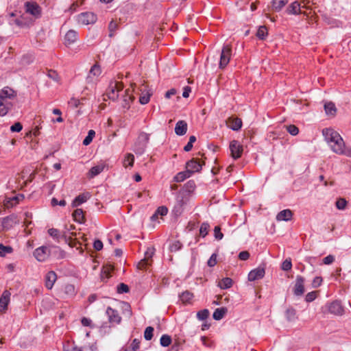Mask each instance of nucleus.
I'll list each match as a JSON object with an SVG mask.
<instances>
[{
    "instance_id": "37998d69",
    "label": "nucleus",
    "mask_w": 351,
    "mask_h": 351,
    "mask_svg": "<svg viewBox=\"0 0 351 351\" xmlns=\"http://www.w3.org/2000/svg\"><path fill=\"white\" fill-rule=\"evenodd\" d=\"M267 35V29L265 26H261L256 33V36L261 40H264Z\"/></svg>"
},
{
    "instance_id": "6e6d98bb",
    "label": "nucleus",
    "mask_w": 351,
    "mask_h": 351,
    "mask_svg": "<svg viewBox=\"0 0 351 351\" xmlns=\"http://www.w3.org/2000/svg\"><path fill=\"white\" fill-rule=\"evenodd\" d=\"M117 27H118V25L114 21H112L110 23L109 26H108V29H109V32H110V34H109L110 37L113 36L114 33L117 30Z\"/></svg>"
},
{
    "instance_id": "603ef678",
    "label": "nucleus",
    "mask_w": 351,
    "mask_h": 351,
    "mask_svg": "<svg viewBox=\"0 0 351 351\" xmlns=\"http://www.w3.org/2000/svg\"><path fill=\"white\" fill-rule=\"evenodd\" d=\"M12 249L9 246H4L3 244H0V256L3 257L8 253L12 252Z\"/></svg>"
},
{
    "instance_id": "58836bf2",
    "label": "nucleus",
    "mask_w": 351,
    "mask_h": 351,
    "mask_svg": "<svg viewBox=\"0 0 351 351\" xmlns=\"http://www.w3.org/2000/svg\"><path fill=\"white\" fill-rule=\"evenodd\" d=\"M146 145L138 143V140L134 144V151L136 154H142L146 148Z\"/></svg>"
},
{
    "instance_id": "3c124183",
    "label": "nucleus",
    "mask_w": 351,
    "mask_h": 351,
    "mask_svg": "<svg viewBox=\"0 0 351 351\" xmlns=\"http://www.w3.org/2000/svg\"><path fill=\"white\" fill-rule=\"evenodd\" d=\"M285 315L289 321L294 320L295 319L296 312L295 308H287Z\"/></svg>"
},
{
    "instance_id": "20e7f679",
    "label": "nucleus",
    "mask_w": 351,
    "mask_h": 351,
    "mask_svg": "<svg viewBox=\"0 0 351 351\" xmlns=\"http://www.w3.org/2000/svg\"><path fill=\"white\" fill-rule=\"evenodd\" d=\"M49 234L53 238L59 241L60 238H62L65 243H68L69 245L71 247H75L77 242L75 241L71 240V237L68 236L66 231H63L62 234H60V231L56 228H50L48 230Z\"/></svg>"
},
{
    "instance_id": "dca6fc26",
    "label": "nucleus",
    "mask_w": 351,
    "mask_h": 351,
    "mask_svg": "<svg viewBox=\"0 0 351 351\" xmlns=\"http://www.w3.org/2000/svg\"><path fill=\"white\" fill-rule=\"evenodd\" d=\"M226 125L234 131H238L242 126V121L238 117H229L226 121Z\"/></svg>"
},
{
    "instance_id": "c03bdc74",
    "label": "nucleus",
    "mask_w": 351,
    "mask_h": 351,
    "mask_svg": "<svg viewBox=\"0 0 351 351\" xmlns=\"http://www.w3.org/2000/svg\"><path fill=\"white\" fill-rule=\"evenodd\" d=\"M95 135V132L93 130H90L88 131V135L83 141V144L84 145H88L92 142Z\"/></svg>"
},
{
    "instance_id": "f03ea898",
    "label": "nucleus",
    "mask_w": 351,
    "mask_h": 351,
    "mask_svg": "<svg viewBox=\"0 0 351 351\" xmlns=\"http://www.w3.org/2000/svg\"><path fill=\"white\" fill-rule=\"evenodd\" d=\"M33 20L24 14L16 16V14L12 12L9 14L10 25H16L19 27L25 28L29 27L33 23Z\"/></svg>"
},
{
    "instance_id": "774afa93",
    "label": "nucleus",
    "mask_w": 351,
    "mask_h": 351,
    "mask_svg": "<svg viewBox=\"0 0 351 351\" xmlns=\"http://www.w3.org/2000/svg\"><path fill=\"white\" fill-rule=\"evenodd\" d=\"M335 261V257L332 255H328L323 259V263L325 265H330Z\"/></svg>"
},
{
    "instance_id": "f3484780",
    "label": "nucleus",
    "mask_w": 351,
    "mask_h": 351,
    "mask_svg": "<svg viewBox=\"0 0 351 351\" xmlns=\"http://www.w3.org/2000/svg\"><path fill=\"white\" fill-rule=\"evenodd\" d=\"M19 223L16 215H11L3 219L2 226L4 229L8 230Z\"/></svg>"
},
{
    "instance_id": "72a5a7b5",
    "label": "nucleus",
    "mask_w": 351,
    "mask_h": 351,
    "mask_svg": "<svg viewBox=\"0 0 351 351\" xmlns=\"http://www.w3.org/2000/svg\"><path fill=\"white\" fill-rule=\"evenodd\" d=\"M10 293L5 291L0 298V307H7L10 302Z\"/></svg>"
},
{
    "instance_id": "09e8293b",
    "label": "nucleus",
    "mask_w": 351,
    "mask_h": 351,
    "mask_svg": "<svg viewBox=\"0 0 351 351\" xmlns=\"http://www.w3.org/2000/svg\"><path fill=\"white\" fill-rule=\"evenodd\" d=\"M149 134L145 132H141L137 138L138 143H141V144H145L146 145L149 141Z\"/></svg>"
},
{
    "instance_id": "c85d7f7f",
    "label": "nucleus",
    "mask_w": 351,
    "mask_h": 351,
    "mask_svg": "<svg viewBox=\"0 0 351 351\" xmlns=\"http://www.w3.org/2000/svg\"><path fill=\"white\" fill-rule=\"evenodd\" d=\"M193 294L189 291H185L180 295V299L184 305L191 304V300L193 299Z\"/></svg>"
},
{
    "instance_id": "338daca9",
    "label": "nucleus",
    "mask_w": 351,
    "mask_h": 351,
    "mask_svg": "<svg viewBox=\"0 0 351 351\" xmlns=\"http://www.w3.org/2000/svg\"><path fill=\"white\" fill-rule=\"evenodd\" d=\"M23 128V126L21 124V123L19 122H17V123H15L14 125H12L10 128V130L12 132H20Z\"/></svg>"
},
{
    "instance_id": "a211bd4d",
    "label": "nucleus",
    "mask_w": 351,
    "mask_h": 351,
    "mask_svg": "<svg viewBox=\"0 0 351 351\" xmlns=\"http://www.w3.org/2000/svg\"><path fill=\"white\" fill-rule=\"evenodd\" d=\"M265 274V269L263 267H258L252 270L248 274V280L250 281H254L258 279H261L264 277Z\"/></svg>"
},
{
    "instance_id": "49530a36",
    "label": "nucleus",
    "mask_w": 351,
    "mask_h": 351,
    "mask_svg": "<svg viewBox=\"0 0 351 351\" xmlns=\"http://www.w3.org/2000/svg\"><path fill=\"white\" fill-rule=\"evenodd\" d=\"M154 328L152 326H148L145 328L144 332V337L146 340L149 341L152 339L154 335Z\"/></svg>"
},
{
    "instance_id": "473e14b6",
    "label": "nucleus",
    "mask_w": 351,
    "mask_h": 351,
    "mask_svg": "<svg viewBox=\"0 0 351 351\" xmlns=\"http://www.w3.org/2000/svg\"><path fill=\"white\" fill-rule=\"evenodd\" d=\"M113 270V266L108 264L106 266L104 267L103 270L101 273V278L103 280H104L105 278L108 279L110 276V273Z\"/></svg>"
},
{
    "instance_id": "2f4dec72",
    "label": "nucleus",
    "mask_w": 351,
    "mask_h": 351,
    "mask_svg": "<svg viewBox=\"0 0 351 351\" xmlns=\"http://www.w3.org/2000/svg\"><path fill=\"white\" fill-rule=\"evenodd\" d=\"M326 113L329 115L335 116L337 112V108L334 103L330 101L324 105Z\"/></svg>"
},
{
    "instance_id": "b1692460",
    "label": "nucleus",
    "mask_w": 351,
    "mask_h": 351,
    "mask_svg": "<svg viewBox=\"0 0 351 351\" xmlns=\"http://www.w3.org/2000/svg\"><path fill=\"white\" fill-rule=\"evenodd\" d=\"M90 197L89 193H83L77 196L71 203V206L73 208L77 207L80 204L86 202L87 199Z\"/></svg>"
},
{
    "instance_id": "c756f323",
    "label": "nucleus",
    "mask_w": 351,
    "mask_h": 351,
    "mask_svg": "<svg viewBox=\"0 0 351 351\" xmlns=\"http://www.w3.org/2000/svg\"><path fill=\"white\" fill-rule=\"evenodd\" d=\"M126 95L123 97L122 106L124 108L128 109L130 104L134 101V97L129 95V90H125Z\"/></svg>"
},
{
    "instance_id": "864d4df0",
    "label": "nucleus",
    "mask_w": 351,
    "mask_h": 351,
    "mask_svg": "<svg viewBox=\"0 0 351 351\" xmlns=\"http://www.w3.org/2000/svg\"><path fill=\"white\" fill-rule=\"evenodd\" d=\"M186 194L189 195L191 192L193 191L195 188V182L192 180L189 181L184 186Z\"/></svg>"
},
{
    "instance_id": "9b49d317",
    "label": "nucleus",
    "mask_w": 351,
    "mask_h": 351,
    "mask_svg": "<svg viewBox=\"0 0 351 351\" xmlns=\"http://www.w3.org/2000/svg\"><path fill=\"white\" fill-rule=\"evenodd\" d=\"M203 165H204V162L202 164L198 159L192 158L186 162V170L192 175L195 172L200 171Z\"/></svg>"
},
{
    "instance_id": "9d476101",
    "label": "nucleus",
    "mask_w": 351,
    "mask_h": 351,
    "mask_svg": "<svg viewBox=\"0 0 351 351\" xmlns=\"http://www.w3.org/2000/svg\"><path fill=\"white\" fill-rule=\"evenodd\" d=\"M49 255L50 250L46 246L40 247L34 252V256L38 261H45Z\"/></svg>"
},
{
    "instance_id": "052dcab7",
    "label": "nucleus",
    "mask_w": 351,
    "mask_h": 351,
    "mask_svg": "<svg viewBox=\"0 0 351 351\" xmlns=\"http://www.w3.org/2000/svg\"><path fill=\"white\" fill-rule=\"evenodd\" d=\"M51 204L52 206H55L59 205L60 206H64L66 204V202L64 199H62L58 201L56 197H53L51 200Z\"/></svg>"
},
{
    "instance_id": "393cba45",
    "label": "nucleus",
    "mask_w": 351,
    "mask_h": 351,
    "mask_svg": "<svg viewBox=\"0 0 351 351\" xmlns=\"http://www.w3.org/2000/svg\"><path fill=\"white\" fill-rule=\"evenodd\" d=\"M293 216V213L289 209H285L280 211L276 216L278 221H289Z\"/></svg>"
},
{
    "instance_id": "5fc2aeb1",
    "label": "nucleus",
    "mask_w": 351,
    "mask_h": 351,
    "mask_svg": "<svg viewBox=\"0 0 351 351\" xmlns=\"http://www.w3.org/2000/svg\"><path fill=\"white\" fill-rule=\"evenodd\" d=\"M287 132L295 136L299 132V129L295 125H289L286 126Z\"/></svg>"
},
{
    "instance_id": "6ab92c4d",
    "label": "nucleus",
    "mask_w": 351,
    "mask_h": 351,
    "mask_svg": "<svg viewBox=\"0 0 351 351\" xmlns=\"http://www.w3.org/2000/svg\"><path fill=\"white\" fill-rule=\"evenodd\" d=\"M304 279L302 276H297L295 284L293 289V293L295 295H301L304 293Z\"/></svg>"
},
{
    "instance_id": "7ed1b4c3",
    "label": "nucleus",
    "mask_w": 351,
    "mask_h": 351,
    "mask_svg": "<svg viewBox=\"0 0 351 351\" xmlns=\"http://www.w3.org/2000/svg\"><path fill=\"white\" fill-rule=\"evenodd\" d=\"M123 88V86L120 82H110L106 94L104 95V100H107L106 97L112 100L117 99L118 98V93L122 90Z\"/></svg>"
},
{
    "instance_id": "c9c22d12",
    "label": "nucleus",
    "mask_w": 351,
    "mask_h": 351,
    "mask_svg": "<svg viewBox=\"0 0 351 351\" xmlns=\"http://www.w3.org/2000/svg\"><path fill=\"white\" fill-rule=\"evenodd\" d=\"M191 175L189 171L186 170L185 171L178 173L174 178L176 182H180L184 181L185 179L189 178Z\"/></svg>"
},
{
    "instance_id": "680f3d73",
    "label": "nucleus",
    "mask_w": 351,
    "mask_h": 351,
    "mask_svg": "<svg viewBox=\"0 0 351 351\" xmlns=\"http://www.w3.org/2000/svg\"><path fill=\"white\" fill-rule=\"evenodd\" d=\"M292 263L290 259H286L282 264V269L284 271H289L291 269Z\"/></svg>"
},
{
    "instance_id": "4be33fe9",
    "label": "nucleus",
    "mask_w": 351,
    "mask_h": 351,
    "mask_svg": "<svg viewBox=\"0 0 351 351\" xmlns=\"http://www.w3.org/2000/svg\"><path fill=\"white\" fill-rule=\"evenodd\" d=\"M187 123L184 121H179L175 127V132L178 136H183L186 133Z\"/></svg>"
},
{
    "instance_id": "e433bc0d",
    "label": "nucleus",
    "mask_w": 351,
    "mask_h": 351,
    "mask_svg": "<svg viewBox=\"0 0 351 351\" xmlns=\"http://www.w3.org/2000/svg\"><path fill=\"white\" fill-rule=\"evenodd\" d=\"M232 285V280L230 278H223L219 282V286L221 289H226L231 287Z\"/></svg>"
},
{
    "instance_id": "69168bd1",
    "label": "nucleus",
    "mask_w": 351,
    "mask_h": 351,
    "mask_svg": "<svg viewBox=\"0 0 351 351\" xmlns=\"http://www.w3.org/2000/svg\"><path fill=\"white\" fill-rule=\"evenodd\" d=\"M156 214L160 215L161 216H165L168 213V209L166 206H160L157 210H156Z\"/></svg>"
},
{
    "instance_id": "e2e57ef3",
    "label": "nucleus",
    "mask_w": 351,
    "mask_h": 351,
    "mask_svg": "<svg viewBox=\"0 0 351 351\" xmlns=\"http://www.w3.org/2000/svg\"><path fill=\"white\" fill-rule=\"evenodd\" d=\"M129 291V287L124 283H121L117 286V292L119 293H128Z\"/></svg>"
},
{
    "instance_id": "4c0bfd02",
    "label": "nucleus",
    "mask_w": 351,
    "mask_h": 351,
    "mask_svg": "<svg viewBox=\"0 0 351 351\" xmlns=\"http://www.w3.org/2000/svg\"><path fill=\"white\" fill-rule=\"evenodd\" d=\"M226 313L227 308H216L213 317L215 320H220L223 317Z\"/></svg>"
},
{
    "instance_id": "ddd939ff",
    "label": "nucleus",
    "mask_w": 351,
    "mask_h": 351,
    "mask_svg": "<svg viewBox=\"0 0 351 351\" xmlns=\"http://www.w3.org/2000/svg\"><path fill=\"white\" fill-rule=\"evenodd\" d=\"M106 314L108 317L110 323L112 325L121 323V317L117 308H107Z\"/></svg>"
},
{
    "instance_id": "6e6552de",
    "label": "nucleus",
    "mask_w": 351,
    "mask_h": 351,
    "mask_svg": "<svg viewBox=\"0 0 351 351\" xmlns=\"http://www.w3.org/2000/svg\"><path fill=\"white\" fill-rule=\"evenodd\" d=\"M230 150L231 156L234 159H238L241 156L243 153V146L237 141H232L230 143Z\"/></svg>"
},
{
    "instance_id": "f257e3e1",
    "label": "nucleus",
    "mask_w": 351,
    "mask_h": 351,
    "mask_svg": "<svg viewBox=\"0 0 351 351\" xmlns=\"http://www.w3.org/2000/svg\"><path fill=\"white\" fill-rule=\"evenodd\" d=\"M322 134L334 153L351 158V148L346 147L343 138L337 131L332 128H326L323 130Z\"/></svg>"
},
{
    "instance_id": "bf43d9fd",
    "label": "nucleus",
    "mask_w": 351,
    "mask_h": 351,
    "mask_svg": "<svg viewBox=\"0 0 351 351\" xmlns=\"http://www.w3.org/2000/svg\"><path fill=\"white\" fill-rule=\"evenodd\" d=\"M214 236L217 240H221L223 237V233L221 232V228L219 226H215L214 228Z\"/></svg>"
},
{
    "instance_id": "0eeeda50",
    "label": "nucleus",
    "mask_w": 351,
    "mask_h": 351,
    "mask_svg": "<svg viewBox=\"0 0 351 351\" xmlns=\"http://www.w3.org/2000/svg\"><path fill=\"white\" fill-rule=\"evenodd\" d=\"M25 8L27 13L32 15L35 19H38L41 15V8L38 3L35 2H26Z\"/></svg>"
},
{
    "instance_id": "13d9d810",
    "label": "nucleus",
    "mask_w": 351,
    "mask_h": 351,
    "mask_svg": "<svg viewBox=\"0 0 351 351\" xmlns=\"http://www.w3.org/2000/svg\"><path fill=\"white\" fill-rule=\"evenodd\" d=\"M181 247L182 243L179 241H176L170 245L169 249L171 252H176L180 250Z\"/></svg>"
},
{
    "instance_id": "a878e982",
    "label": "nucleus",
    "mask_w": 351,
    "mask_h": 351,
    "mask_svg": "<svg viewBox=\"0 0 351 351\" xmlns=\"http://www.w3.org/2000/svg\"><path fill=\"white\" fill-rule=\"evenodd\" d=\"M104 167H105V166L103 164L98 165H96L95 167H93L90 169V171L88 172V176L90 178H94L95 176L99 175L101 172H102L104 171Z\"/></svg>"
},
{
    "instance_id": "8fccbe9b",
    "label": "nucleus",
    "mask_w": 351,
    "mask_h": 351,
    "mask_svg": "<svg viewBox=\"0 0 351 351\" xmlns=\"http://www.w3.org/2000/svg\"><path fill=\"white\" fill-rule=\"evenodd\" d=\"M64 292L69 295H73L75 293V287L73 285L67 284L64 287Z\"/></svg>"
},
{
    "instance_id": "f8f14e48",
    "label": "nucleus",
    "mask_w": 351,
    "mask_h": 351,
    "mask_svg": "<svg viewBox=\"0 0 351 351\" xmlns=\"http://www.w3.org/2000/svg\"><path fill=\"white\" fill-rule=\"evenodd\" d=\"M154 253V248L147 249V250L146 251V252L145 254V258L138 262V263L137 265V268L139 269H144L148 265H149L151 264V258L152 257Z\"/></svg>"
},
{
    "instance_id": "de8ad7c7",
    "label": "nucleus",
    "mask_w": 351,
    "mask_h": 351,
    "mask_svg": "<svg viewBox=\"0 0 351 351\" xmlns=\"http://www.w3.org/2000/svg\"><path fill=\"white\" fill-rule=\"evenodd\" d=\"M140 341L135 339L133 340L131 345L125 348V351H136L139 348Z\"/></svg>"
},
{
    "instance_id": "2eb2a0df",
    "label": "nucleus",
    "mask_w": 351,
    "mask_h": 351,
    "mask_svg": "<svg viewBox=\"0 0 351 351\" xmlns=\"http://www.w3.org/2000/svg\"><path fill=\"white\" fill-rule=\"evenodd\" d=\"M144 84H142V86L140 88V91L141 92V95L139 98V102L143 104H147L150 99V97L152 95V91L150 89H147L146 86H143Z\"/></svg>"
},
{
    "instance_id": "aec40b11",
    "label": "nucleus",
    "mask_w": 351,
    "mask_h": 351,
    "mask_svg": "<svg viewBox=\"0 0 351 351\" xmlns=\"http://www.w3.org/2000/svg\"><path fill=\"white\" fill-rule=\"evenodd\" d=\"M13 106L11 101L3 100L0 98V116H5Z\"/></svg>"
},
{
    "instance_id": "412c9836",
    "label": "nucleus",
    "mask_w": 351,
    "mask_h": 351,
    "mask_svg": "<svg viewBox=\"0 0 351 351\" xmlns=\"http://www.w3.org/2000/svg\"><path fill=\"white\" fill-rule=\"evenodd\" d=\"M57 280L56 274L53 271H49L45 277V286L48 289H51L54 282Z\"/></svg>"
},
{
    "instance_id": "4468645a",
    "label": "nucleus",
    "mask_w": 351,
    "mask_h": 351,
    "mask_svg": "<svg viewBox=\"0 0 351 351\" xmlns=\"http://www.w3.org/2000/svg\"><path fill=\"white\" fill-rule=\"evenodd\" d=\"M16 97V93L10 87H4L0 90V98L3 100L10 101Z\"/></svg>"
},
{
    "instance_id": "5701e85b",
    "label": "nucleus",
    "mask_w": 351,
    "mask_h": 351,
    "mask_svg": "<svg viewBox=\"0 0 351 351\" xmlns=\"http://www.w3.org/2000/svg\"><path fill=\"white\" fill-rule=\"evenodd\" d=\"M77 37V32L73 29L69 30L64 36L65 45H70L73 44L76 41Z\"/></svg>"
},
{
    "instance_id": "79ce46f5",
    "label": "nucleus",
    "mask_w": 351,
    "mask_h": 351,
    "mask_svg": "<svg viewBox=\"0 0 351 351\" xmlns=\"http://www.w3.org/2000/svg\"><path fill=\"white\" fill-rule=\"evenodd\" d=\"M160 345L163 347H167L171 343V337L168 335H163L160 339Z\"/></svg>"
},
{
    "instance_id": "39448f33",
    "label": "nucleus",
    "mask_w": 351,
    "mask_h": 351,
    "mask_svg": "<svg viewBox=\"0 0 351 351\" xmlns=\"http://www.w3.org/2000/svg\"><path fill=\"white\" fill-rule=\"evenodd\" d=\"M232 49L230 45L223 47L219 61V68L223 69L229 63L231 57Z\"/></svg>"
},
{
    "instance_id": "4d7b16f0",
    "label": "nucleus",
    "mask_w": 351,
    "mask_h": 351,
    "mask_svg": "<svg viewBox=\"0 0 351 351\" xmlns=\"http://www.w3.org/2000/svg\"><path fill=\"white\" fill-rule=\"evenodd\" d=\"M346 205H347V202L343 198H339L336 202V206L339 210L345 209Z\"/></svg>"
},
{
    "instance_id": "423d86ee",
    "label": "nucleus",
    "mask_w": 351,
    "mask_h": 351,
    "mask_svg": "<svg viewBox=\"0 0 351 351\" xmlns=\"http://www.w3.org/2000/svg\"><path fill=\"white\" fill-rule=\"evenodd\" d=\"M77 21L82 25L93 24L97 21V16L93 12H83L77 16Z\"/></svg>"
},
{
    "instance_id": "cd10ccee",
    "label": "nucleus",
    "mask_w": 351,
    "mask_h": 351,
    "mask_svg": "<svg viewBox=\"0 0 351 351\" xmlns=\"http://www.w3.org/2000/svg\"><path fill=\"white\" fill-rule=\"evenodd\" d=\"M286 12L289 14H298L300 13V5L298 1L292 3L287 8Z\"/></svg>"
},
{
    "instance_id": "ea45409f",
    "label": "nucleus",
    "mask_w": 351,
    "mask_h": 351,
    "mask_svg": "<svg viewBox=\"0 0 351 351\" xmlns=\"http://www.w3.org/2000/svg\"><path fill=\"white\" fill-rule=\"evenodd\" d=\"M134 162V156L132 154H128L123 160V166L127 167L128 165L132 167Z\"/></svg>"
},
{
    "instance_id": "bb28decb",
    "label": "nucleus",
    "mask_w": 351,
    "mask_h": 351,
    "mask_svg": "<svg viewBox=\"0 0 351 351\" xmlns=\"http://www.w3.org/2000/svg\"><path fill=\"white\" fill-rule=\"evenodd\" d=\"M73 219L78 223H83L85 221V217L82 209L77 208L73 213Z\"/></svg>"
},
{
    "instance_id": "f704fd0d",
    "label": "nucleus",
    "mask_w": 351,
    "mask_h": 351,
    "mask_svg": "<svg viewBox=\"0 0 351 351\" xmlns=\"http://www.w3.org/2000/svg\"><path fill=\"white\" fill-rule=\"evenodd\" d=\"M288 3V0H273L272 6L276 11L280 10Z\"/></svg>"
},
{
    "instance_id": "1a4fd4ad",
    "label": "nucleus",
    "mask_w": 351,
    "mask_h": 351,
    "mask_svg": "<svg viewBox=\"0 0 351 351\" xmlns=\"http://www.w3.org/2000/svg\"><path fill=\"white\" fill-rule=\"evenodd\" d=\"M101 73V70L100 66L97 63H95L89 71V73L86 77L87 82L90 84L95 83Z\"/></svg>"
},
{
    "instance_id": "a18cd8bd",
    "label": "nucleus",
    "mask_w": 351,
    "mask_h": 351,
    "mask_svg": "<svg viewBox=\"0 0 351 351\" xmlns=\"http://www.w3.org/2000/svg\"><path fill=\"white\" fill-rule=\"evenodd\" d=\"M209 228H210V225L208 223H206V222L203 223L201 225L200 229H199L200 235L202 237H205L208 234Z\"/></svg>"
},
{
    "instance_id": "7c9ffc66",
    "label": "nucleus",
    "mask_w": 351,
    "mask_h": 351,
    "mask_svg": "<svg viewBox=\"0 0 351 351\" xmlns=\"http://www.w3.org/2000/svg\"><path fill=\"white\" fill-rule=\"evenodd\" d=\"M187 194L185 191H180L178 197H177V202L178 205L182 208L184 204H186L188 201Z\"/></svg>"
},
{
    "instance_id": "a19ab883",
    "label": "nucleus",
    "mask_w": 351,
    "mask_h": 351,
    "mask_svg": "<svg viewBox=\"0 0 351 351\" xmlns=\"http://www.w3.org/2000/svg\"><path fill=\"white\" fill-rule=\"evenodd\" d=\"M210 313L207 308H204L197 313V317L199 320L204 321L209 317Z\"/></svg>"
},
{
    "instance_id": "0e129e2a",
    "label": "nucleus",
    "mask_w": 351,
    "mask_h": 351,
    "mask_svg": "<svg viewBox=\"0 0 351 351\" xmlns=\"http://www.w3.org/2000/svg\"><path fill=\"white\" fill-rule=\"evenodd\" d=\"M209 267H213L217 264V254H213L207 263Z\"/></svg>"
}]
</instances>
